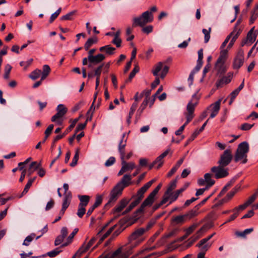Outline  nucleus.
<instances>
[{
	"label": "nucleus",
	"instance_id": "1",
	"mask_svg": "<svg viewBox=\"0 0 258 258\" xmlns=\"http://www.w3.org/2000/svg\"><path fill=\"white\" fill-rule=\"evenodd\" d=\"M150 227V226H149L146 228H140L137 229L130 236L128 243L118 248L121 249L120 253H121L123 258H127L132 254V249L143 241V235Z\"/></svg>",
	"mask_w": 258,
	"mask_h": 258
},
{
	"label": "nucleus",
	"instance_id": "2",
	"mask_svg": "<svg viewBox=\"0 0 258 258\" xmlns=\"http://www.w3.org/2000/svg\"><path fill=\"white\" fill-rule=\"evenodd\" d=\"M200 96L197 94L192 95L191 100L188 102L186 105V111L184 112V115L186 117L185 122L180 127V128L175 132L176 136L180 135L184 130L185 126L190 122L195 117L194 112L195 108L199 103Z\"/></svg>",
	"mask_w": 258,
	"mask_h": 258
},
{
	"label": "nucleus",
	"instance_id": "3",
	"mask_svg": "<svg viewBox=\"0 0 258 258\" xmlns=\"http://www.w3.org/2000/svg\"><path fill=\"white\" fill-rule=\"evenodd\" d=\"M249 151V145L247 142H243L237 147L234 155L235 161H247V154Z\"/></svg>",
	"mask_w": 258,
	"mask_h": 258
},
{
	"label": "nucleus",
	"instance_id": "4",
	"mask_svg": "<svg viewBox=\"0 0 258 258\" xmlns=\"http://www.w3.org/2000/svg\"><path fill=\"white\" fill-rule=\"evenodd\" d=\"M153 15L149 11H147L138 17L133 19V26H140L143 27L147 24L151 23L153 21Z\"/></svg>",
	"mask_w": 258,
	"mask_h": 258
},
{
	"label": "nucleus",
	"instance_id": "5",
	"mask_svg": "<svg viewBox=\"0 0 258 258\" xmlns=\"http://www.w3.org/2000/svg\"><path fill=\"white\" fill-rule=\"evenodd\" d=\"M218 166H213L211 169V172L217 179L222 178L229 174L228 168L226 167L229 162H220Z\"/></svg>",
	"mask_w": 258,
	"mask_h": 258
},
{
	"label": "nucleus",
	"instance_id": "6",
	"mask_svg": "<svg viewBox=\"0 0 258 258\" xmlns=\"http://www.w3.org/2000/svg\"><path fill=\"white\" fill-rule=\"evenodd\" d=\"M56 111L57 113L51 117V120L61 125L63 121L61 118L66 114L68 109L63 104H60L57 106Z\"/></svg>",
	"mask_w": 258,
	"mask_h": 258
},
{
	"label": "nucleus",
	"instance_id": "7",
	"mask_svg": "<svg viewBox=\"0 0 258 258\" xmlns=\"http://www.w3.org/2000/svg\"><path fill=\"white\" fill-rule=\"evenodd\" d=\"M161 184H160L156 187L154 190L150 193V194L148 196V197L145 199V200L142 204L140 208L139 209L138 211L140 212H142L145 208L147 206H150L153 203L155 200V197L156 194L159 191V190L161 188Z\"/></svg>",
	"mask_w": 258,
	"mask_h": 258
},
{
	"label": "nucleus",
	"instance_id": "8",
	"mask_svg": "<svg viewBox=\"0 0 258 258\" xmlns=\"http://www.w3.org/2000/svg\"><path fill=\"white\" fill-rule=\"evenodd\" d=\"M169 68L167 66H164L163 67V63L161 61L158 62L157 63L154 65L152 73L153 75L155 76H158L159 73L162 70L160 74V78L163 79L167 73H168Z\"/></svg>",
	"mask_w": 258,
	"mask_h": 258
},
{
	"label": "nucleus",
	"instance_id": "9",
	"mask_svg": "<svg viewBox=\"0 0 258 258\" xmlns=\"http://www.w3.org/2000/svg\"><path fill=\"white\" fill-rule=\"evenodd\" d=\"M212 174L210 173H206L204 178H199L198 180V184L200 186H203L206 185V186L208 188H210L212 186H213L215 183V180L212 178Z\"/></svg>",
	"mask_w": 258,
	"mask_h": 258
},
{
	"label": "nucleus",
	"instance_id": "10",
	"mask_svg": "<svg viewBox=\"0 0 258 258\" xmlns=\"http://www.w3.org/2000/svg\"><path fill=\"white\" fill-rule=\"evenodd\" d=\"M155 181V179H152L151 181L147 182L143 187L140 188L137 193L132 196V199H135V200L138 201L140 203L141 201L144 197V194L146 192L148 189L152 185L153 182Z\"/></svg>",
	"mask_w": 258,
	"mask_h": 258
},
{
	"label": "nucleus",
	"instance_id": "11",
	"mask_svg": "<svg viewBox=\"0 0 258 258\" xmlns=\"http://www.w3.org/2000/svg\"><path fill=\"white\" fill-rule=\"evenodd\" d=\"M123 189L124 188L122 185L117 183L110 192V198L107 204L115 202L118 197L121 195Z\"/></svg>",
	"mask_w": 258,
	"mask_h": 258
},
{
	"label": "nucleus",
	"instance_id": "12",
	"mask_svg": "<svg viewBox=\"0 0 258 258\" xmlns=\"http://www.w3.org/2000/svg\"><path fill=\"white\" fill-rule=\"evenodd\" d=\"M96 51L95 49H91L88 52V56L91 63H100L103 61L105 56L104 54L99 53L96 55H93V53Z\"/></svg>",
	"mask_w": 258,
	"mask_h": 258
},
{
	"label": "nucleus",
	"instance_id": "13",
	"mask_svg": "<svg viewBox=\"0 0 258 258\" xmlns=\"http://www.w3.org/2000/svg\"><path fill=\"white\" fill-rule=\"evenodd\" d=\"M244 62V51L240 49L234 59L233 62V68L234 69H239Z\"/></svg>",
	"mask_w": 258,
	"mask_h": 258
},
{
	"label": "nucleus",
	"instance_id": "14",
	"mask_svg": "<svg viewBox=\"0 0 258 258\" xmlns=\"http://www.w3.org/2000/svg\"><path fill=\"white\" fill-rule=\"evenodd\" d=\"M221 100L219 99L215 102L214 103L211 104L208 108L207 110L211 111L210 114V118H213L215 117L218 113L220 108Z\"/></svg>",
	"mask_w": 258,
	"mask_h": 258
},
{
	"label": "nucleus",
	"instance_id": "15",
	"mask_svg": "<svg viewBox=\"0 0 258 258\" xmlns=\"http://www.w3.org/2000/svg\"><path fill=\"white\" fill-rule=\"evenodd\" d=\"M241 30L239 28L236 27V26L234 27L233 30L231 32V34H233V35L231 36V40L227 47L228 49H230L232 47L235 41L241 33Z\"/></svg>",
	"mask_w": 258,
	"mask_h": 258
},
{
	"label": "nucleus",
	"instance_id": "16",
	"mask_svg": "<svg viewBox=\"0 0 258 258\" xmlns=\"http://www.w3.org/2000/svg\"><path fill=\"white\" fill-rule=\"evenodd\" d=\"M71 199L72 195L71 192H68V194H66L64 195L63 200V203L62 205V208L59 212V215L62 216L64 214L66 210L68 208L70 204Z\"/></svg>",
	"mask_w": 258,
	"mask_h": 258
},
{
	"label": "nucleus",
	"instance_id": "17",
	"mask_svg": "<svg viewBox=\"0 0 258 258\" xmlns=\"http://www.w3.org/2000/svg\"><path fill=\"white\" fill-rule=\"evenodd\" d=\"M135 166V165L132 162H122V167L117 174L118 176H120L125 172L133 170Z\"/></svg>",
	"mask_w": 258,
	"mask_h": 258
},
{
	"label": "nucleus",
	"instance_id": "18",
	"mask_svg": "<svg viewBox=\"0 0 258 258\" xmlns=\"http://www.w3.org/2000/svg\"><path fill=\"white\" fill-rule=\"evenodd\" d=\"M232 74L229 73L227 76L223 77L216 83V86L218 88L221 87L223 85L227 84L231 82L232 78Z\"/></svg>",
	"mask_w": 258,
	"mask_h": 258
},
{
	"label": "nucleus",
	"instance_id": "19",
	"mask_svg": "<svg viewBox=\"0 0 258 258\" xmlns=\"http://www.w3.org/2000/svg\"><path fill=\"white\" fill-rule=\"evenodd\" d=\"M132 176L130 174H124L121 180L118 182L117 183L122 185L124 188L125 187L131 185L132 183Z\"/></svg>",
	"mask_w": 258,
	"mask_h": 258
},
{
	"label": "nucleus",
	"instance_id": "20",
	"mask_svg": "<svg viewBox=\"0 0 258 258\" xmlns=\"http://www.w3.org/2000/svg\"><path fill=\"white\" fill-rule=\"evenodd\" d=\"M102 198L101 196L97 197L95 203L88 209L87 212V216H89L94 209L97 208L102 202Z\"/></svg>",
	"mask_w": 258,
	"mask_h": 258
},
{
	"label": "nucleus",
	"instance_id": "21",
	"mask_svg": "<svg viewBox=\"0 0 258 258\" xmlns=\"http://www.w3.org/2000/svg\"><path fill=\"white\" fill-rule=\"evenodd\" d=\"M232 159V152L230 150H226L221 156L219 161H231Z\"/></svg>",
	"mask_w": 258,
	"mask_h": 258
},
{
	"label": "nucleus",
	"instance_id": "22",
	"mask_svg": "<svg viewBox=\"0 0 258 258\" xmlns=\"http://www.w3.org/2000/svg\"><path fill=\"white\" fill-rule=\"evenodd\" d=\"M229 50V49H228L227 48L225 49H221L220 56L217 60L216 62H217L218 63L220 62L225 63L228 57V52Z\"/></svg>",
	"mask_w": 258,
	"mask_h": 258
},
{
	"label": "nucleus",
	"instance_id": "23",
	"mask_svg": "<svg viewBox=\"0 0 258 258\" xmlns=\"http://www.w3.org/2000/svg\"><path fill=\"white\" fill-rule=\"evenodd\" d=\"M129 201L124 199L120 201L119 203L116 206L114 209V212L115 213L120 212L127 205Z\"/></svg>",
	"mask_w": 258,
	"mask_h": 258
},
{
	"label": "nucleus",
	"instance_id": "24",
	"mask_svg": "<svg viewBox=\"0 0 258 258\" xmlns=\"http://www.w3.org/2000/svg\"><path fill=\"white\" fill-rule=\"evenodd\" d=\"M99 50L101 52L105 51L107 54L112 55L115 53V48L110 45H106L100 47Z\"/></svg>",
	"mask_w": 258,
	"mask_h": 258
},
{
	"label": "nucleus",
	"instance_id": "25",
	"mask_svg": "<svg viewBox=\"0 0 258 258\" xmlns=\"http://www.w3.org/2000/svg\"><path fill=\"white\" fill-rule=\"evenodd\" d=\"M251 16L249 19V23L253 24L258 17V4H256L251 11Z\"/></svg>",
	"mask_w": 258,
	"mask_h": 258
},
{
	"label": "nucleus",
	"instance_id": "26",
	"mask_svg": "<svg viewBox=\"0 0 258 258\" xmlns=\"http://www.w3.org/2000/svg\"><path fill=\"white\" fill-rule=\"evenodd\" d=\"M98 39L96 37L89 38L84 44V49L88 50L93 44L97 43Z\"/></svg>",
	"mask_w": 258,
	"mask_h": 258
},
{
	"label": "nucleus",
	"instance_id": "27",
	"mask_svg": "<svg viewBox=\"0 0 258 258\" xmlns=\"http://www.w3.org/2000/svg\"><path fill=\"white\" fill-rule=\"evenodd\" d=\"M253 230V229L252 228H250L245 229L243 231H236L235 234L237 237L245 238L246 235L250 233Z\"/></svg>",
	"mask_w": 258,
	"mask_h": 258
},
{
	"label": "nucleus",
	"instance_id": "28",
	"mask_svg": "<svg viewBox=\"0 0 258 258\" xmlns=\"http://www.w3.org/2000/svg\"><path fill=\"white\" fill-rule=\"evenodd\" d=\"M78 198L80 201L79 206L86 207L89 202L90 197L87 195H79L78 196Z\"/></svg>",
	"mask_w": 258,
	"mask_h": 258
},
{
	"label": "nucleus",
	"instance_id": "29",
	"mask_svg": "<svg viewBox=\"0 0 258 258\" xmlns=\"http://www.w3.org/2000/svg\"><path fill=\"white\" fill-rule=\"evenodd\" d=\"M137 106H138V102H134L132 104V105L130 108V111L128 116L127 117V120H126L128 124H130L131 123V118L132 117L134 113V112L136 110Z\"/></svg>",
	"mask_w": 258,
	"mask_h": 258
},
{
	"label": "nucleus",
	"instance_id": "30",
	"mask_svg": "<svg viewBox=\"0 0 258 258\" xmlns=\"http://www.w3.org/2000/svg\"><path fill=\"white\" fill-rule=\"evenodd\" d=\"M188 185V184H187L185 186V187L177 190L174 193H172V192L170 193V194L169 195H170V198L172 200V201H175L178 197L179 194L180 193H181L182 191H183L186 189V188L187 187Z\"/></svg>",
	"mask_w": 258,
	"mask_h": 258
},
{
	"label": "nucleus",
	"instance_id": "31",
	"mask_svg": "<svg viewBox=\"0 0 258 258\" xmlns=\"http://www.w3.org/2000/svg\"><path fill=\"white\" fill-rule=\"evenodd\" d=\"M50 68L48 65L45 64L43 67V71L41 72V80H44L49 75Z\"/></svg>",
	"mask_w": 258,
	"mask_h": 258
},
{
	"label": "nucleus",
	"instance_id": "32",
	"mask_svg": "<svg viewBox=\"0 0 258 258\" xmlns=\"http://www.w3.org/2000/svg\"><path fill=\"white\" fill-rule=\"evenodd\" d=\"M41 74V71L39 69H36L29 75V77L32 80H35L40 77Z\"/></svg>",
	"mask_w": 258,
	"mask_h": 258
},
{
	"label": "nucleus",
	"instance_id": "33",
	"mask_svg": "<svg viewBox=\"0 0 258 258\" xmlns=\"http://www.w3.org/2000/svg\"><path fill=\"white\" fill-rule=\"evenodd\" d=\"M225 63L220 62L218 63L216 62V68L217 70L219 73L223 74L226 71V68L224 65Z\"/></svg>",
	"mask_w": 258,
	"mask_h": 258
},
{
	"label": "nucleus",
	"instance_id": "34",
	"mask_svg": "<svg viewBox=\"0 0 258 258\" xmlns=\"http://www.w3.org/2000/svg\"><path fill=\"white\" fill-rule=\"evenodd\" d=\"M29 166L28 171L29 174H31L35 170L39 168L40 162H31Z\"/></svg>",
	"mask_w": 258,
	"mask_h": 258
},
{
	"label": "nucleus",
	"instance_id": "35",
	"mask_svg": "<svg viewBox=\"0 0 258 258\" xmlns=\"http://www.w3.org/2000/svg\"><path fill=\"white\" fill-rule=\"evenodd\" d=\"M124 136L123 135L118 146V150L120 155L124 153V148L126 146V141L123 140Z\"/></svg>",
	"mask_w": 258,
	"mask_h": 258
},
{
	"label": "nucleus",
	"instance_id": "36",
	"mask_svg": "<svg viewBox=\"0 0 258 258\" xmlns=\"http://www.w3.org/2000/svg\"><path fill=\"white\" fill-rule=\"evenodd\" d=\"M211 28H209L208 30H207L206 29H203L202 30V32L204 33L205 37H204V41L205 43H207L210 40V33L211 32Z\"/></svg>",
	"mask_w": 258,
	"mask_h": 258
},
{
	"label": "nucleus",
	"instance_id": "37",
	"mask_svg": "<svg viewBox=\"0 0 258 258\" xmlns=\"http://www.w3.org/2000/svg\"><path fill=\"white\" fill-rule=\"evenodd\" d=\"M176 180H174L172 181L169 185V186L167 189V191H166L165 195H170V193L172 192V191L176 187Z\"/></svg>",
	"mask_w": 258,
	"mask_h": 258
},
{
	"label": "nucleus",
	"instance_id": "38",
	"mask_svg": "<svg viewBox=\"0 0 258 258\" xmlns=\"http://www.w3.org/2000/svg\"><path fill=\"white\" fill-rule=\"evenodd\" d=\"M12 67L9 64L6 65L5 67V73L4 75V78L6 80H8L10 77V74L12 70Z\"/></svg>",
	"mask_w": 258,
	"mask_h": 258
},
{
	"label": "nucleus",
	"instance_id": "39",
	"mask_svg": "<svg viewBox=\"0 0 258 258\" xmlns=\"http://www.w3.org/2000/svg\"><path fill=\"white\" fill-rule=\"evenodd\" d=\"M186 220L185 216L184 215H179L174 218L173 222L176 224H178L184 222Z\"/></svg>",
	"mask_w": 258,
	"mask_h": 258
},
{
	"label": "nucleus",
	"instance_id": "40",
	"mask_svg": "<svg viewBox=\"0 0 258 258\" xmlns=\"http://www.w3.org/2000/svg\"><path fill=\"white\" fill-rule=\"evenodd\" d=\"M35 236V234L34 233H32L30 235L27 236L25 238V239L23 243V245H25V246L29 245L30 242L33 240V239L34 238Z\"/></svg>",
	"mask_w": 258,
	"mask_h": 258
},
{
	"label": "nucleus",
	"instance_id": "41",
	"mask_svg": "<svg viewBox=\"0 0 258 258\" xmlns=\"http://www.w3.org/2000/svg\"><path fill=\"white\" fill-rule=\"evenodd\" d=\"M78 230H79L78 228L74 229L73 231L72 232V233H71L70 235L67 238L68 242L66 243L63 244L62 246H67L68 244L72 242V239H73L75 235L78 232Z\"/></svg>",
	"mask_w": 258,
	"mask_h": 258
},
{
	"label": "nucleus",
	"instance_id": "42",
	"mask_svg": "<svg viewBox=\"0 0 258 258\" xmlns=\"http://www.w3.org/2000/svg\"><path fill=\"white\" fill-rule=\"evenodd\" d=\"M104 66V63H102L101 64L98 66L97 68L94 69L93 72L95 77H100V75Z\"/></svg>",
	"mask_w": 258,
	"mask_h": 258
},
{
	"label": "nucleus",
	"instance_id": "43",
	"mask_svg": "<svg viewBox=\"0 0 258 258\" xmlns=\"http://www.w3.org/2000/svg\"><path fill=\"white\" fill-rule=\"evenodd\" d=\"M254 29V27H253L247 33V41H248L250 43H253L255 39V37L254 36V35L252 33V31Z\"/></svg>",
	"mask_w": 258,
	"mask_h": 258
},
{
	"label": "nucleus",
	"instance_id": "44",
	"mask_svg": "<svg viewBox=\"0 0 258 258\" xmlns=\"http://www.w3.org/2000/svg\"><path fill=\"white\" fill-rule=\"evenodd\" d=\"M206 231V228L205 227H202L197 233V236L194 238V239L192 240V242H191L189 244L188 246L191 245L192 243L196 241L198 238H199L201 235L202 234V233H204Z\"/></svg>",
	"mask_w": 258,
	"mask_h": 258
},
{
	"label": "nucleus",
	"instance_id": "45",
	"mask_svg": "<svg viewBox=\"0 0 258 258\" xmlns=\"http://www.w3.org/2000/svg\"><path fill=\"white\" fill-rule=\"evenodd\" d=\"M79 118H76L74 119L71 123V124L69 125V126L66 130L64 132V133L67 135L70 132L72 131V130L75 127L76 124L78 121Z\"/></svg>",
	"mask_w": 258,
	"mask_h": 258
},
{
	"label": "nucleus",
	"instance_id": "46",
	"mask_svg": "<svg viewBox=\"0 0 258 258\" xmlns=\"http://www.w3.org/2000/svg\"><path fill=\"white\" fill-rule=\"evenodd\" d=\"M82 64L84 66L88 64L89 68H92L94 66L97 65L98 63H91L88 56L87 57H85L83 59Z\"/></svg>",
	"mask_w": 258,
	"mask_h": 258
},
{
	"label": "nucleus",
	"instance_id": "47",
	"mask_svg": "<svg viewBox=\"0 0 258 258\" xmlns=\"http://www.w3.org/2000/svg\"><path fill=\"white\" fill-rule=\"evenodd\" d=\"M33 60V59L32 58H30L26 61H21L20 62V65L21 67H24V70H26L27 69V68L31 65Z\"/></svg>",
	"mask_w": 258,
	"mask_h": 258
},
{
	"label": "nucleus",
	"instance_id": "48",
	"mask_svg": "<svg viewBox=\"0 0 258 258\" xmlns=\"http://www.w3.org/2000/svg\"><path fill=\"white\" fill-rule=\"evenodd\" d=\"M239 93V92H238L237 90H234L230 94V95H229V97H230V101L229 102V105L232 104L235 98L238 95Z\"/></svg>",
	"mask_w": 258,
	"mask_h": 258
},
{
	"label": "nucleus",
	"instance_id": "49",
	"mask_svg": "<svg viewBox=\"0 0 258 258\" xmlns=\"http://www.w3.org/2000/svg\"><path fill=\"white\" fill-rule=\"evenodd\" d=\"M61 11V8H59L55 13L52 14L49 19V23H52L54 20L58 16Z\"/></svg>",
	"mask_w": 258,
	"mask_h": 258
},
{
	"label": "nucleus",
	"instance_id": "50",
	"mask_svg": "<svg viewBox=\"0 0 258 258\" xmlns=\"http://www.w3.org/2000/svg\"><path fill=\"white\" fill-rule=\"evenodd\" d=\"M212 245V242H207L203 244H200V242L198 244V246L201 248L203 251H206Z\"/></svg>",
	"mask_w": 258,
	"mask_h": 258
},
{
	"label": "nucleus",
	"instance_id": "51",
	"mask_svg": "<svg viewBox=\"0 0 258 258\" xmlns=\"http://www.w3.org/2000/svg\"><path fill=\"white\" fill-rule=\"evenodd\" d=\"M86 212V209L85 207H82V206H78V212L77 213V215L80 218H82Z\"/></svg>",
	"mask_w": 258,
	"mask_h": 258
},
{
	"label": "nucleus",
	"instance_id": "52",
	"mask_svg": "<svg viewBox=\"0 0 258 258\" xmlns=\"http://www.w3.org/2000/svg\"><path fill=\"white\" fill-rule=\"evenodd\" d=\"M181 164L180 163L178 162L171 169V170L168 173L167 176L170 177L172 176L179 168V167L180 166Z\"/></svg>",
	"mask_w": 258,
	"mask_h": 258
},
{
	"label": "nucleus",
	"instance_id": "53",
	"mask_svg": "<svg viewBox=\"0 0 258 258\" xmlns=\"http://www.w3.org/2000/svg\"><path fill=\"white\" fill-rule=\"evenodd\" d=\"M28 162H19L18 164V167L14 168L12 170V171L13 172H16L18 169H19L20 170H23L25 168H26V166H27V164Z\"/></svg>",
	"mask_w": 258,
	"mask_h": 258
},
{
	"label": "nucleus",
	"instance_id": "54",
	"mask_svg": "<svg viewBox=\"0 0 258 258\" xmlns=\"http://www.w3.org/2000/svg\"><path fill=\"white\" fill-rule=\"evenodd\" d=\"M139 204L138 201L134 200L133 202L131 203L130 206L126 208L125 211L123 212L124 214L129 212L132 209H133L135 207H136L137 205Z\"/></svg>",
	"mask_w": 258,
	"mask_h": 258
},
{
	"label": "nucleus",
	"instance_id": "55",
	"mask_svg": "<svg viewBox=\"0 0 258 258\" xmlns=\"http://www.w3.org/2000/svg\"><path fill=\"white\" fill-rule=\"evenodd\" d=\"M170 152V149H167L160 156H159L155 160V161H161L164 157L167 156Z\"/></svg>",
	"mask_w": 258,
	"mask_h": 258
},
{
	"label": "nucleus",
	"instance_id": "56",
	"mask_svg": "<svg viewBox=\"0 0 258 258\" xmlns=\"http://www.w3.org/2000/svg\"><path fill=\"white\" fill-rule=\"evenodd\" d=\"M60 252V250H59L58 248H57L53 250L48 252L47 253V255L50 257H54L56 256Z\"/></svg>",
	"mask_w": 258,
	"mask_h": 258
},
{
	"label": "nucleus",
	"instance_id": "57",
	"mask_svg": "<svg viewBox=\"0 0 258 258\" xmlns=\"http://www.w3.org/2000/svg\"><path fill=\"white\" fill-rule=\"evenodd\" d=\"M75 12H76V11H72L71 12L68 13L67 14L62 16L61 17V20H72V16H73L75 14Z\"/></svg>",
	"mask_w": 258,
	"mask_h": 258
},
{
	"label": "nucleus",
	"instance_id": "58",
	"mask_svg": "<svg viewBox=\"0 0 258 258\" xmlns=\"http://www.w3.org/2000/svg\"><path fill=\"white\" fill-rule=\"evenodd\" d=\"M253 125L254 124H250L248 123H244L241 125L240 128L242 131H248L251 129Z\"/></svg>",
	"mask_w": 258,
	"mask_h": 258
},
{
	"label": "nucleus",
	"instance_id": "59",
	"mask_svg": "<svg viewBox=\"0 0 258 258\" xmlns=\"http://www.w3.org/2000/svg\"><path fill=\"white\" fill-rule=\"evenodd\" d=\"M148 104V99L146 98L143 102H142V104L141 105L138 111H140V114L142 113L143 110L145 109L146 106H147Z\"/></svg>",
	"mask_w": 258,
	"mask_h": 258
},
{
	"label": "nucleus",
	"instance_id": "60",
	"mask_svg": "<svg viewBox=\"0 0 258 258\" xmlns=\"http://www.w3.org/2000/svg\"><path fill=\"white\" fill-rule=\"evenodd\" d=\"M257 194H258V191H257V192L256 194L252 195L251 197H250L249 198V199L245 202L247 205H248L249 206L250 204H251L254 201V200H255V199L256 198Z\"/></svg>",
	"mask_w": 258,
	"mask_h": 258
},
{
	"label": "nucleus",
	"instance_id": "61",
	"mask_svg": "<svg viewBox=\"0 0 258 258\" xmlns=\"http://www.w3.org/2000/svg\"><path fill=\"white\" fill-rule=\"evenodd\" d=\"M133 156L132 152H130L127 153L126 155H125V153L124 154L120 155V158L122 160V161H124L125 160H127L131 159V157Z\"/></svg>",
	"mask_w": 258,
	"mask_h": 258
},
{
	"label": "nucleus",
	"instance_id": "62",
	"mask_svg": "<svg viewBox=\"0 0 258 258\" xmlns=\"http://www.w3.org/2000/svg\"><path fill=\"white\" fill-rule=\"evenodd\" d=\"M54 125L53 124H50L48 127L46 128V130L45 131V135H46V138H47L51 134L53 129Z\"/></svg>",
	"mask_w": 258,
	"mask_h": 258
},
{
	"label": "nucleus",
	"instance_id": "63",
	"mask_svg": "<svg viewBox=\"0 0 258 258\" xmlns=\"http://www.w3.org/2000/svg\"><path fill=\"white\" fill-rule=\"evenodd\" d=\"M238 188L239 187H235L228 194H227V195H226L227 199L230 200L234 196V195L237 192Z\"/></svg>",
	"mask_w": 258,
	"mask_h": 258
},
{
	"label": "nucleus",
	"instance_id": "64",
	"mask_svg": "<svg viewBox=\"0 0 258 258\" xmlns=\"http://www.w3.org/2000/svg\"><path fill=\"white\" fill-rule=\"evenodd\" d=\"M139 71V68L138 66H136L130 74V81L132 80V79L136 75V73H137Z\"/></svg>",
	"mask_w": 258,
	"mask_h": 258
}]
</instances>
